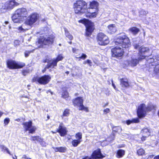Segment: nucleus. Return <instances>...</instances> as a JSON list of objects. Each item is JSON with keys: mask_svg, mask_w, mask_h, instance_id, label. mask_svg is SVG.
Returning a JSON list of instances; mask_svg holds the SVG:
<instances>
[{"mask_svg": "<svg viewBox=\"0 0 159 159\" xmlns=\"http://www.w3.org/2000/svg\"><path fill=\"white\" fill-rule=\"evenodd\" d=\"M115 43L116 45H119L122 48H128L131 45L129 39L124 33L120 34L117 37Z\"/></svg>", "mask_w": 159, "mask_h": 159, "instance_id": "1", "label": "nucleus"}, {"mask_svg": "<svg viewBox=\"0 0 159 159\" xmlns=\"http://www.w3.org/2000/svg\"><path fill=\"white\" fill-rule=\"evenodd\" d=\"M27 12L26 9L20 8L17 9L12 16V19L14 23H19L22 20V17H26Z\"/></svg>", "mask_w": 159, "mask_h": 159, "instance_id": "2", "label": "nucleus"}, {"mask_svg": "<svg viewBox=\"0 0 159 159\" xmlns=\"http://www.w3.org/2000/svg\"><path fill=\"white\" fill-rule=\"evenodd\" d=\"M98 3L93 1L90 3V8L87 10L88 12L86 14L87 17L93 18L96 16L98 12Z\"/></svg>", "mask_w": 159, "mask_h": 159, "instance_id": "3", "label": "nucleus"}, {"mask_svg": "<svg viewBox=\"0 0 159 159\" xmlns=\"http://www.w3.org/2000/svg\"><path fill=\"white\" fill-rule=\"evenodd\" d=\"M154 108L153 106L151 104H149L147 107L144 104L140 105L138 107L137 111L138 117L141 118L144 116L147 112L151 111Z\"/></svg>", "mask_w": 159, "mask_h": 159, "instance_id": "4", "label": "nucleus"}, {"mask_svg": "<svg viewBox=\"0 0 159 159\" xmlns=\"http://www.w3.org/2000/svg\"><path fill=\"white\" fill-rule=\"evenodd\" d=\"M18 4L15 0L8 1L4 3H0V10L2 11H6L12 9L15 6Z\"/></svg>", "mask_w": 159, "mask_h": 159, "instance_id": "5", "label": "nucleus"}, {"mask_svg": "<svg viewBox=\"0 0 159 159\" xmlns=\"http://www.w3.org/2000/svg\"><path fill=\"white\" fill-rule=\"evenodd\" d=\"M86 3L83 1L78 0L74 4L75 11L76 14L82 13L86 10Z\"/></svg>", "mask_w": 159, "mask_h": 159, "instance_id": "6", "label": "nucleus"}, {"mask_svg": "<svg viewBox=\"0 0 159 159\" xmlns=\"http://www.w3.org/2000/svg\"><path fill=\"white\" fill-rule=\"evenodd\" d=\"M54 40V38L52 36H50L49 37L43 36L40 37L38 39V42L36 43L38 47L42 46L43 45H50L53 43Z\"/></svg>", "mask_w": 159, "mask_h": 159, "instance_id": "7", "label": "nucleus"}, {"mask_svg": "<svg viewBox=\"0 0 159 159\" xmlns=\"http://www.w3.org/2000/svg\"><path fill=\"white\" fill-rule=\"evenodd\" d=\"M85 25L86 27V35L89 36L91 35L94 29L93 23L91 21L86 19H83L79 21Z\"/></svg>", "mask_w": 159, "mask_h": 159, "instance_id": "8", "label": "nucleus"}, {"mask_svg": "<svg viewBox=\"0 0 159 159\" xmlns=\"http://www.w3.org/2000/svg\"><path fill=\"white\" fill-rule=\"evenodd\" d=\"M7 67L10 69H17L22 68L25 64L22 62H16L12 60H9L7 61Z\"/></svg>", "mask_w": 159, "mask_h": 159, "instance_id": "9", "label": "nucleus"}, {"mask_svg": "<svg viewBox=\"0 0 159 159\" xmlns=\"http://www.w3.org/2000/svg\"><path fill=\"white\" fill-rule=\"evenodd\" d=\"M97 39L99 44L100 45H106L109 43L108 37L102 33H100L98 34Z\"/></svg>", "mask_w": 159, "mask_h": 159, "instance_id": "10", "label": "nucleus"}, {"mask_svg": "<svg viewBox=\"0 0 159 159\" xmlns=\"http://www.w3.org/2000/svg\"><path fill=\"white\" fill-rule=\"evenodd\" d=\"M157 59L155 60L154 58L151 59L150 61H148V62H150L149 64V72H153L155 73H157L159 72V64L158 63Z\"/></svg>", "mask_w": 159, "mask_h": 159, "instance_id": "11", "label": "nucleus"}, {"mask_svg": "<svg viewBox=\"0 0 159 159\" xmlns=\"http://www.w3.org/2000/svg\"><path fill=\"white\" fill-rule=\"evenodd\" d=\"M51 79V77L48 75H44L40 77H34L33 79V82H37L42 84H48Z\"/></svg>", "mask_w": 159, "mask_h": 159, "instance_id": "12", "label": "nucleus"}, {"mask_svg": "<svg viewBox=\"0 0 159 159\" xmlns=\"http://www.w3.org/2000/svg\"><path fill=\"white\" fill-rule=\"evenodd\" d=\"M73 102L75 106L76 105L79 106L80 110H84L86 112L89 111L88 108L85 107L83 105V99L82 97H77L73 100Z\"/></svg>", "mask_w": 159, "mask_h": 159, "instance_id": "13", "label": "nucleus"}, {"mask_svg": "<svg viewBox=\"0 0 159 159\" xmlns=\"http://www.w3.org/2000/svg\"><path fill=\"white\" fill-rule=\"evenodd\" d=\"M32 122L31 121L26 122L23 124V127L25 131H28L29 133L33 134L36 129L35 126H32Z\"/></svg>", "mask_w": 159, "mask_h": 159, "instance_id": "14", "label": "nucleus"}, {"mask_svg": "<svg viewBox=\"0 0 159 159\" xmlns=\"http://www.w3.org/2000/svg\"><path fill=\"white\" fill-rule=\"evenodd\" d=\"M112 56L118 58L121 57L124 53L123 49L120 47H116L111 50Z\"/></svg>", "mask_w": 159, "mask_h": 159, "instance_id": "15", "label": "nucleus"}, {"mask_svg": "<svg viewBox=\"0 0 159 159\" xmlns=\"http://www.w3.org/2000/svg\"><path fill=\"white\" fill-rule=\"evenodd\" d=\"M39 17V15L34 13L30 16L27 19L25 23L27 25H31L35 23Z\"/></svg>", "mask_w": 159, "mask_h": 159, "instance_id": "16", "label": "nucleus"}, {"mask_svg": "<svg viewBox=\"0 0 159 159\" xmlns=\"http://www.w3.org/2000/svg\"><path fill=\"white\" fill-rule=\"evenodd\" d=\"M149 51L148 48L145 47L143 46H141L139 50V53L138 54V58L139 59H144L146 56L145 54L148 53Z\"/></svg>", "mask_w": 159, "mask_h": 159, "instance_id": "17", "label": "nucleus"}, {"mask_svg": "<svg viewBox=\"0 0 159 159\" xmlns=\"http://www.w3.org/2000/svg\"><path fill=\"white\" fill-rule=\"evenodd\" d=\"M103 157L101 154L100 150L98 149L93 152L91 158L87 157L83 158V159H97L102 158Z\"/></svg>", "mask_w": 159, "mask_h": 159, "instance_id": "18", "label": "nucleus"}, {"mask_svg": "<svg viewBox=\"0 0 159 159\" xmlns=\"http://www.w3.org/2000/svg\"><path fill=\"white\" fill-rule=\"evenodd\" d=\"M43 62L44 63H48V64L45 67L46 68L48 69L50 67L54 68L55 66H57V62L54 58L50 60L46 59L43 61Z\"/></svg>", "mask_w": 159, "mask_h": 159, "instance_id": "19", "label": "nucleus"}, {"mask_svg": "<svg viewBox=\"0 0 159 159\" xmlns=\"http://www.w3.org/2000/svg\"><path fill=\"white\" fill-rule=\"evenodd\" d=\"M57 131L60 133L61 136H64L66 134L67 131L66 127L62 123H61L59 125Z\"/></svg>", "mask_w": 159, "mask_h": 159, "instance_id": "20", "label": "nucleus"}, {"mask_svg": "<svg viewBox=\"0 0 159 159\" xmlns=\"http://www.w3.org/2000/svg\"><path fill=\"white\" fill-rule=\"evenodd\" d=\"M150 130L147 128H144L141 130V133L142 135L141 138L142 141L145 140L146 138L150 135Z\"/></svg>", "mask_w": 159, "mask_h": 159, "instance_id": "21", "label": "nucleus"}, {"mask_svg": "<svg viewBox=\"0 0 159 159\" xmlns=\"http://www.w3.org/2000/svg\"><path fill=\"white\" fill-rule=\"evenodd\" d=\"M73 52L75 53V56L76 58H81L83 60L86 58L87 56L84 54H81L80 51L78 49L73 48L72 49Z\"/></svg>", "mask_w": 159, "mask_h": 159, "instance_id": "22", "label": "nucleus"}, {"mask_svg": "<svg viewBox=\"0 0 159 159\" xmlns=\"http://www.w3.org/2000/svg\"><path fill=\"white\" fill-rule=\"evenodd\" d=\"M141 59L138 58V56L137 58H133L130 60L128 61V63L129 65L131 66H136L139 63V61Z\"/></svg>", "mask_w": 159, "mask_h": 159, "instance_id": "23", "label": "nucleus"}, {"mask_svg": "<svg viewBox=\"0 0 159 159\" xmlns=\"http://www.w3.org/2000/svg\"><path fill=\"white\" fill-rule=\"evenodd\" d=\"M108 29L107 31L110 34H113L116 31V28L115 24H111L107 26Z\"/></svg>", "mask_w": 159, "mask_h": 159, "instance_id": "24", "label": "nucleus"}, {"mask_svg": "<svg viewBox=\"0 0 159 159\" xmlns=\"http://www.w3.org/2000/svg\"><path fill=\"white\" fill-rule=\"evenodd\" d=\"M120 85L123 87H128L129 84L128 79L125 78L120 79Z\"/></svg>", "mask_w": 159, "mask_h": 159, "instance_id": "25", "label": "nucleus"}, {"mask_svg": "<svg viewBox=\"0 0 159 159\" xmlns=\"http://www.w3.org/2000/svg\"><path fill=\"white\" fill-rule=\"evenodd\" d=\"M52 148L56 152H64L66 151V148L64 147H53Z\"/></svg>", "mask_w": 159, "mask_h": 159, "instance_id": "26", "label": "nucleus"}, {"mask_svg": "<svg viewBox=\"0 0 159 159\" xmlns=\"http://www.w3.org/2000/svg\"><path fill=\"white\" fill-rule=\"evenodd\" d=\"M139 120L138 118H137L132 119L131 120H127L126 121H125V123L128 125L131 123H138L139 122Z\"/></svg>", "mask_w": 159, "mask_h": 159, "instance_id": "27", "label": "nucleus"}, {"mask_svg": "<svg viewBox=\"0 0 159 159\" xmlns=\"http://www.w3.org/2000/svg\"><path fill=\"white\" fill-rule=\"evenodd\" d=\"M125 154L124 150L122 149L119 150L117 152V157L118 158H121Z\"/></svg>", "mask_w": 159, "mask_h": 159, "instance_id": "28", "label": "nucleus"}, {"mask_svg": "<svg viewBox=\"0 0 159 159\" xmlns=\"http://www.w3.org/2000/svg\"><path fill=\"white\" fill-rule=\"evenodd\" d=\"M129 31L133 34H136L139 32V30L135 27H133L130 28Z\"/></svg>", "mask_w": 159, "mask_h": 159, "instance_id": "29", "label": "nucleus"}, {"mask_svg": "<svg viewBox=\"0 0 159 159\" xmlns=\"http://www.w3.org/2000/svg\"><path fill=\"white\" fill-rule=\"evenodd\" d=\"M26 25L27 24L25 23V24L22 25L21 26H20L17 28V29L19 32H24L26 30L28 29L25 27Z\"/></svg>", "mask_w": 159, "mask_h": 159, "instance_id": "30", "label": "nucleus"}, {"mask_svg": "<svg viewBox=\"0 0 159 159\" xmlns=\"http://www.w3.org/2000/svg\"><path fill=\"white\" fill-rule=\"evenodd\" d=\"M81 142L80 141L77 139H74L72 141L71 143L72 145L74 147H76L80 144Z\"/></svg>", "mask_w": 159, "mask_h": 159, "instance_id": "31", "label": "nucleus"}, {"mask_svg": "<svg viewBox=\"0 0 159 159\" xmlns=\"http://www.w3.org/2000/svg\"><path fill=\"white\" fill-rule=\"evenodd\" d=\"M0 148L2 149V151L5 152L6 151L7 153L9 154H11L10 152L9 151L8 149L4 145H0Z\"/></svg>", "mask_w": 159, "mask_h": 159, "instance_id": "32", "label": "nucleus"}, {"mask_svg": "<svg viewBox=\"0 0 159 159\" xmlns=\"http://www.w3.org/2000/svg\"><path fill=\"white\" fill-rule=\"evenodd\" d=\"M75 137L76 139L82 141V134L81 132H78L76 133L75 135Z\"/></svg>", "mask_w": 159, "mask_h": 159, "instance_id": "33", "label": "nucleus"}, {"mask_svg": "<svg viewBox=\"0 0 159 159\" xmlns=\"http://www.w3.org/2000/svg\"><path fill=\"white\" fill-rule=\"evenodd\" d=\"M70 114V110L68 109H66L63 112V114L61 116L62 118L64 117L68 116Z\"/></svg>", "mask_w": 159, "mask_h": 159, "instance_id": "34", "label": "nucleus"}, {"mask_svg": "<svg viewBox=\"0 0 159 159\" xmlns=\"http://www.w3.org/2000/svg\"><path fill=\"white\" fill-rule=\"evenodd\" d=\"M31 140L33 141L35 140H37V141H40L41 140V137L39 136H31Z\"/></svg>", "mask_w": 159, "mask_h": 159, "instance_id": "35", "label": "nucleus"}, {"mask_svg": "<svg viewBox=\"0 0 159 159\" xmlns=\"http://www.w3.org/2000/svg\"><path fill=\"white\" fill-rule=\"evenodd\" d=\"M144 151L142 148H140L137 151V154L139 155L142 156L144 154Z\"/></svg>", "mask_w": 159, "mask_h": 159, "instance_id": "36", "label": "nucleus"}, {"mask_svg": "<svg viewBox=\"0 0 159 159\" xmlns=\"http://www.w3.org/2000/svg\"><path fill=\"white\" fill-rule=\"evenodd\" d=\"M63 58V57L61 55H59L56 58H54L56 61L57 62L58 61H61Z\"/></svg>", "mask_w": 159, "mask_h": 159, "instance_id": "37", "label": "nucleus"}, {"mask_svg": "<svg viewBox=\"0 0 159 159\" xmlns=\"http://www.w3.org/2000/svg\"><path fill=\"white\" fill-rule=\"evenodd\" d=\"M62 97L64 98H68L69 97V94L67 91H65L62 93Z\"/></svg>", "mask_w": 159, "mask_h": 159, "instance_id": "38", "label": "nucleus"}, {"mask_svg": "<svg viewBox=\"0 0 159 159\" xmlns=\"http://www.w3.org/2000/svg\"><path fill=\"white\" fill-rule=\"evenodd\" d=\"M41 140L40 141H39V142L40 143L41 145L42 146L45 147L46 146V143L44 141H43V139L41 138Z\"/></svg>", "mask_w": 159, "mask_h": 159, "instance_id": "39", "label": "nucleus"}, {"mask_svg": "<svg viewBox=\"0 0 159 159\" xmlns=\"http://www.w3.org/2000/svg\"><path fill=\"white\" fill-rule=\"evenodd\" d=\"M33 52V51H26L25 52V57H27L29 56V54Z\"/></svg>", "mask_w": 159, "mask_h": 159, "instance_id": "40", "label": "nucleus"}, {"mask_svg": "<svg viewBox=\"0 0 159 159\" xmlns=\"http://www.w3.org/2000/svg\"><path fill=\"white\" fill-rule=\"evenodd\" d=\"M10 120L9 118H6L4 119V123L5 125H7L9 122Z\"/></svg>", "mask_w": 159, "mask_h": 159, "instance_id": "41", "label": "nucleus"}, {"mask_svg": "<svg viewBox=\"0 0 159 159\" xmlns=\"http://www.w3.org/2000/svg\"><path fill=\"white\" fill-rule=\"evenodd\" d=\"M139 13L141 15H146L147 14L148 12L143 10L140 11Z\"/></svg>", "mask_w": 159, "mask_h": 159, "instance_id": "42", "label": "nucleus"}, {"mask_svg": "<svg viewBox=\"0 0 159 159\" xmlns=\"http://www.w3.org/2000/svg\"><path fill=\"white\" fill-rule=\"evenodd\" d=\"M64 29L65 31V35L66 37H67L70 34L69 33L67 30L66 28H64Z\"/></svg>", "mask_w": 159, "mask_h": 159, "instance_id": "43", "label": "nucleus"}, {"mask_svg": "<svg viewBox=\"0 0 159 159\" xmlns=\"http://www.w3.org/2000/svg\"><path fill=\"white\" fill-rule=\"evenodd\" d=\"M114 131H116V132H117L119 130H120V131H121L122 130L121 128L119 127H116L114 128Z\"/></svg>", "mask_w": 159, "mask_h": 159, "instance_id": "44", "label": "nucleus"}, {"mask_svg": "<svg viewBox=\"0 0 159 159\" xmlns=\"http://www.w3.org/2000/svg\"><path fill=\"white\" fill-rule=\"evenodd\" d=\"M87 63L90 66H92V62L90 60H87Z\"/></svg>", "mask_w": 159, "mask_h": 159, "instance_id": "45", "label": "nucleus"}, {"mask_svg": "<svg viewBox=\"0 0 159 159\" xmlns=\"http://www.w3.org/2000/svg\"><path fill=\"white\" fill-rule=\"evenodd\" d=\"M103 112L105 114L108 113L110 112V109L109 108H106L104 110Z\"/></svg>", "mask_w": 159, "mask_h": 159, "instance_id": "46", "label": "nucleus"}, {"mask_svg": "<svg viewBox=\"0 0 159 159\" xmlns=\"http://www.w3.org/2000/svg\"><path fill=\"white\" fill-rule=\"evenodd\" d=\"M22 74L24 75L25 76L28 73V72L27 70H24L22 72Z\"/></svg>", "mask_w": 159, "mask_h": 159, "instance_id": "47", "label": "nucleus"}, {"mask_svg": "<svg viewBox=\"0 0 159 159\" xmlns=\"http://www.w3.org/2000/svg\"><path fill=\"white\" fill-rule=\"evenodd\" d=\"M67 38H68L70 40H72L73 39V36L70 34H69V36H68Z\"/></svg>", "mask_w": 159, "mask_h": 159, "instance_id": "48", "label": "nucleus"}, {"mask_svg": "<svg viewBox=\"0 0 159 159\" xmlns=\"http://www.w3.org/2000/svg\"><path fill=\"white\" fill-rule=\"evenodd\" d=\"M111 82H112V84L113 87L116 90V86L115 85V84L113 83V81L112 80H111Z\"/></svg>", "mask_w": 159, "mask_h": 159, "instance_id": "49", "label": "nucleus"}, {"mask_svg": "<svg viewBox=\"0 0 159 159\" xmlns=\"http://www.w3.org/2000/svg\"><path fill=\"white\" fill-rule=\"evenodd\" d=\"M49 92V93H50L52 95L53 94V93L52 92H51V90L49 89V90H48L47 91V93H48Z\"/></svg>", "mask_w": 159, "mask_h": 159, "instance_id": "50", "label": "nucleus"}, {"mask_svg": "<svg viewBox=\"0 0 159 159\" xmlns=\"http://www.w3.org/2000/svg\"><path fill=\"white\" fill-rule=\"evenodd\" d=\"M134 46L135 49H137L139 47V45L137 44L134 45Z\"/></svg>", "mask_w": 159, "mask_h": 159, "instance_id": "51", "label": "nucleus"}, {"mask_svg": "<svg viewBox=\"0 0 159 159\" xmlns=\"http://www.w3.org/2000/svg\"><path fill=\"white\" fill-rule=\"evenodd\" d=\"M154 159H159V155L155 157Z\"/></svg>", "mask_w": 159, "mask_h": 159, "instance_id": "52", "label": "nucleus"}, {"mask_svg": "<svg viewBox=\"0 0 159 159\" xmlns=\"http://www.w3.org/2000/svg\"><path fill=\"white\" fill-rule=\"evenodd\" d=\"M15 43V44L16 43H17L16 44V45H17V43L18 44H19V42L18 41H17V40H16V41H15V42H14Z\"/></svg>", "mask_w": 159, "mask_h": 159, "instance_id": "53", "label": "nucleus"}, {"mask_svg": "<svg viewBox=\"0 0 159 159\" xmlns=\"http://www.w3.org/2000/svg\"><path fill=\"white\" fill-rule=\"evenodd\" d=\"M2 114L3 113L0 111V118L1 117V116H2Z\"/></svg>", "mask_w": 159, "mask_h": 159, "instance_id": "54", "label": "nucleus"}, {"mask_svg": "<svg viewBox=\"0 0 159 159\" xmlns=\"http://www.w3.org/2000/svg\"><path fill=\"white\" fill-rule=\"evenodd\" d=\"M25 156V157H25V158H26V159H31L30 158L27 157H26V156L25 155V156Z\"/></svg>", "mask_w": 159, "mask_h": 159, "instance_id": "55", "label": "nucleus"}, {"mask_svg": "<svg viewBox=\"0 0 159 159\" xmlns=\"http://www.w3.org/2000/svg\"><path fill=\"white\" fill-rule=\"evenodd\" d=\"M84 64H87V60L84 61Z\"/></svg>", "mask_w": 159, "mask_h": 159, "instance_id": "56", "label": "nucleus"}, {"mask_svg": "<svg viewBox=\"0 0 159 159\" xmlns=\"http://www.w3.org/2000/svg\"><path fill=\"white\" fill-rule=\"evenodd\" d=\"M15 120H16L18 121H19L20 120V119H18Z\"/></svg>", "mask_w": 159, "mask_h": 159, "instance_id": "57", "label": "nucleus"}, {"mask_svg": "<svg viewBox=\"0 0 159 159\" xmlns=\"http://www.w3.org/2000/svg\"><path fill=\"white\" fill-rule=\"evenodd\" d=\"M69 72L68 71L66 72V73L67 74H69Z\"/></svg>", "mask_w": 159, "mask_h": 159, "instance_id": "58", "label": "nucleus"}, {"mask_svg": "<svg viewBox=\"0 0 159 159\" xmlns=\"http://www.w3.org/2000/svg\"><path fill=\"white\" fill-rule=\"evenodd\" d=\"M16 157V158H15L14 157H13V159H15V158H16V156H15Z\"/></svg>", "mask_w": 159, "mask_h": 159, "instance_id": "59", "label": "nucleus"}, {"mask_svg": "<svg viewBox=\"0 0 159 159\" xmlns=\"http://www.w3.org/2000/svg\"><path fill=\"white\" fill-rule=\"evenodd\" d=\"M5 23H6V24H7L8 23V22H7V21H6L5 22Z\"/></svg>", "mask_w": 159, "mask_h": 159, "instance_id": "60", "label": "nucleus"}, {"mask_svg": "<svg viewBox=\"0 0 159 159\" xmlns=\"http://www.w3.org/2000/svg\"><path fill=\"white\" fill-rule=\"evenodd\" d=\"M71 43H72L71 42H69V43L70 44H71Z\"/></svg>", "mask_w": 159, "mask_h": 159, "instance_id": "61", "label": "nucleus"}, {"mask_svg": "<svg viewBox=\"0 0 159 159\" xmlns=\"http://www.w3.org/2000/svg\"><path fill=\"white\" fill-rule=\"evenodd\" d=\"M93 62H94V63H96V62H95L94 61V60H93Z\"/></svg>", "mask_w": 159, "mask_h": 159, "instance_id": "62", "label": "nucleus"}, {"mask_svg": "<svg viewBox=\"0 0 159 159\" xmlns=\"http://www.w3.org/2000/svg\"><path fill=\"white\" fill-rule=\"evenodd\" d=\"M158 116H159V111L158 112Z\"/></svg>", "mask_w": 159, "mask_h": 159, "instance_id": "63", "label": "nucleus"}, {"mask_svg": "<svg viewBox=\"0 0 159 159\" xmlns=\"http://www.w3.org/2000/svg\"><path fill=\"white\" fill-rule=\"evenodd\" d=\"M41 90V89H39V90Z\"/></svg>", "mask_w": 159, "mask_h": 159, "instance_id": "64", "label": "nucleus"}]
</instances>
